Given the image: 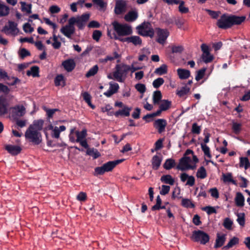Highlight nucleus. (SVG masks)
I'll return each mask as SVG.
<instances>
[{
    "label": "nucleus",
    "mask_w": 250,
    "mask_h": 250,
    "mask_svg": "<svg viewBox=\"0 0 250 250\" xmlns=\"http://www.w3.org/2000/svg\"><path fill=\"white\" fill-rule=\"evenodd\" d=\"M201 59L205 63H208L213 61L214 57L210 53H205L202 54Z\"/></svg>",
    "instance_id": "41"
},
{
    "label": "nucleus",
    "mask_w": 250,
    "mask_h": 250,
    "mask_svg": "<svg viewBox=\"0 0 250 250\" xmlns=\"http://www.w3.org/2000/svg\"><path fill=\"white\" fill-rule=\"evenodd\" d=\"M21 10L22 11L26 12L28 14H30L32 13V11H31L32 4H26V2L24 1L21 2Z\"/></svg>",
    "instance_id": "42"
},
{
    "label": "nucleus",
    "mask_w": 250,
    "mask_h": 250,
    "mask_svg": "<svg viewBox=\"0 0 250 250\" xmlns=\"http://www.w3.org/2000/svg\"><path fill=\"white\" fill-rule=\"evenodd\" d=\"M8 113V103L6 97L3 95L0 96V116H4Z\"/></svg>",
    "instance_id": "12"
},
{
    "label": "nucleus",
    "mask_w": 250,
    "mask_h": 250,
    "mask_svg": "<svg viewBox=\"0 0 250 250\" xmlns=\"http://www.w3.org/2000/svg\"><path fill=\"white\" fill-rule=\"evenodd\" d=\"M207 176V173L205 168L202 166L197 170L196 176L198 178L205 179Z\"/></svg>",
    "instance_id": "39"
},
{
    "label": "nucleus",
    "mask_w": 250,
    "mask_h": 250,
    "mask_svg": "<svg viewBox=\"0 0 250 250\" xmlns=\"http://www.w3.org/2000/svg\"><path fill=\"white\" fill-rule=\"evenodd\" d=\"M10 91V88L2 83H0V93L2 92L5 95H7Z\"/></svg>",
    "instance_id": "59"
},
{
    "label": "nucleus",
    "mask_w": 250,
    "mask_h": 250,
    "mask_svg": "<svg viewBox=\"0 0 250 250\" xmlns=\"http://www.w3.org/2000/svg\"><path fill=\"white\" fill-rule=\"evenodd\" d=\"M239 239L237 237H233L231 239L227 245L223 247V249L225 250H229V249L233 247L234 245L239 243Z\"/></svg>",
    "instance_id": "29"
},
{
    "label": "nucleus",
    "mask_w": 250,
    "mask_h": 250,
    "mask_svg": "<svg viewBox=\"0 0 250 250\" xmlns=\"http://www.w3.org/2000/svg\"><path fill=\"white\" fill-rule=\"evenodd\" d=\"M226 235L225 234H222V235H220L219 233L217 234L215 244L214 246L215 248H220L224 244L226 239Z\"/></svg>",
    "instance_id": "21"
},
{
    "label": "nucleus",
    "mask_w": 250,
    "mask_h": 250,
    "mask_svg": "<svg viewBox=\"0 0 250 250\" xmlns=\"http://www.w3.org/2000/svg\"><path fill=\"white\" fill-rule=\"evenodd\" d=\"M119 89V85L117 83H109V89L111 90L114 94L117 93Z\"/></svg>",
    "instance_id": "61"
},
{
    "label": "nucleus",
    "mask_w": 250,
    "mask_h": 250,
    "mask_svg": "<svg viewBox=\"0 0 250 250\" xmlns=\"http://www.w3.org/2000/svg\"><path fill=\"white\" fill-rule=\"evenodd\" d=\"M120 64H117L116 66V71L113 73V77L114 78L116 79L118 82H123L124 80L123 79L122 77L123 76L121 74V72H120V70L118 69L119 68Z\"/></svg>",
    "instance_id": "40"
},
{
    "label": "nucleus",
    "mask_w": 250,
    "mask_h": 250,
    "mask_svg": "<svg viewBox=\"0 0 250 250\" xmlns=\"http://www.w3.org/2000/svg\"><path fill=\"white\" fill-rule=\"evenodd\" d=\"M138 34L143 37L152 38L154 35V31L149 22H144L136 27Z\"/></svg>",
    "instance_id": "5"
},
{
    "label": "nucleus",
    "mask_w": 250,
    "mask_h": 250,
    "mask_svg": "<svg viewBox=\"0 0 250 250\" xmlns=\"http://www.w3.org/2000/svg\"><path fill=\"white\" fill-rule=\"evenodd\" d=\"M201 131V127L197 123H193L192 125L191 132L193 134H199Z\"/></svg>",
    "instance_id": "52"
},
{
    "label": "nucleus",
    "mask_w": 250,
    "mask_h": 250,
    "mask_svg": "<svg viewBox=\"0 0 250 250\" xmlns=\"http://www.w3.org/2000/svg\"><path fill=\"white\" fill-rule=\"evenodd\" d=\"M176 165L175 161L172 159H167L163 165L164 168L166 170H169L175 167Z\"/></svg>",
    "instance_id": "28"
},
{
    "label": "nucleus",
    "mask_w": 250,
    "mask_h": 250,
    "mask_svg": "<svg viewBox=\"0 0 250 250\" xmlns=\"http://www.w3.org/2000/svg\"><path fill=\"white\" fill-rule=\"evenodd\" d=\"M242 125L241 123L232 121L231 129L233 132L236 135L239 134L242 131Z\"/></svg>",
    "instance_id": "30"
},
{
    "label": "nucleus",
    "mask_w": 250,
    "mask_h": 250,
    "mask_svg": "<svg viewBox=\"0 0 250 250\" xmlns=\"http://www.w3.org/2000/svg\"><path fill=\"white\" fill-rule=\"evenodd\" d=\"M209 192L211 194V196L215 199H217L219 197V192L216 188H210Z\"/></svg>",
    "instance_id": "64"
},
{
    "label": "nucleus",
    "mask_w": 250,
    "mask_h": 250,
    "mask_svg": "<svg viewBox=\"0 0 250 250\" xmlns=\"http://www.w3.org/2000/svg\"><path fill=\"white\" fill-rule=\"evenodd\" d=\"M26 113L25 108L22 105H18L12 107V116L14 119L22 117Z\"/></svg>",
    "instance_id": "10"
},
{
    "label": "nucleus",
    "mask_w": 250,
    "mask_h": 250,
    "mask_svg": "<svg viewBox=\"0 0 250 250\" xmlns=\"http://www.w3.org/2000/svg\"><path fill=\"white\" fill-rule=\"evenodd\" d=\"M23 30L25 33H32L34 31V28L29 23H25L23 25Z\"/></svg>",
    "instance_id": "62"
},
{
    "label": "nucleus",
    "mask_w": 250,
    "mask_h": 250,
    "mask_svg": "<svg viewBox=\"0 0 250 250\" xmlns=\"http://www.w3.org/2000/svg\"><path fill=\"white\" fill-rule=\"evenodd\" d=\"M167 124V121L166 119H158L154 121L153 127L157 129L159 134H161L165 131Z\"/></svg>",
    "instance_id": "9"
},
{
    "label": "nucleus",
    "mask_w": 250,
    "mask_h": 250,
    "mask_svg": "<svg viewBox=\"0 0 250 250\" xmlns=\"http://www.w3.org/2000/svg\"><path fill=\"white\" fill-rule=\"evenodd\" d=\"M124 161V159H120L108 161L101 167H96L95 168V172L97 175H103L106 172L112 171L117 165L121 163Z\"/></svg>",
    "instance_id": "4"
},
{
    "label": "nucleus",
    "mask_w": 250,
    "mask_h": 250,
    "mask_svg": "<svg viewBox=\"0 0 250 250\" xmlns=\"http://www.w3.org/2000/svg\"><path fill=\"white\" fill-rule=\"evenodd\" d=\"M165 81L162 78H158L154 80L152 83L153 86L155 88H158L164 84Z\"/></svg>",
    "instance_id": "48"
},
{
    "label": "nucleus",
    "mask_w": 250,
    "mask_h": 250,
    "mask_svg": "<svg viewBox=\"0 0 250 250\" xmlns=\"http://www.w3.org/2000/svg\"><path fill=\"white\" fill-rule=\"evenodd\" d=\"M162 98V93L160 91L157 90L153 94V102L154 104H158Z\"/></svg>",
    "instance_id": "38"
},
{
    "label": "nucleus",
    "mask_w": 250,
    "mask_h": 250,
    "mask_svg": "<svg viewBox=\"0 0 250 250\" xmlns=\"http://www.w3.org/2000/svg\"><path fill=\"white\" fill-rule=\"evenodd\" d=\"M102 35V33L101 31L96 30H94L92 34V38L95 41L98 42Z\"/></svg>",
    "instance_id": "57"
},
{
    "label": "nucleus",
    "mask_w": 250,
    "mask_h": 250,
    "mask_svg": "<svg viewBox=\"0 0 250 250\" xmlns=\"http://www.w3.org/2000/svg\"><path fill=\"white\" fill-rule=\"evenodd\" d=\"M233 222L229 218H226L224 219L223 222V226L227 229L230 230L232 228Z\"/></svg>",
    "instance_id": "51"
},
{
    "label": "nucleus",
    "mask_w": 250,
    "mask_h": 250,
    "mask_svg": "<svg viewBox=\"0 0 250 250\" xmlns=\"http://www.w3.org/2000/svg\"><path fill=\"white\" fill-rule=\"evenodd\" d=\"M86 154L92 156L93 159H96L101 156L100 153L98 150L94 148H88L86 150Z\"/></svg>",
    "instance_id": "33"
},
{
    "label": "nucleus",
    "mask_w": 250,
    "mask_h": 250,
    "mask_svg": "<svg viewBox=\"0 0 250 250\" xmlns=\"http://www.w3.org/2000/svg\"><path fill=\"white\" fill-rule=\"evenodd\" d=\"M222 180L224 183H231L234 185H236L237 183L236 181L233 179L232 174L230 172L222 174Z\"/></svg>",
    "instance_id": "23"
},
{
    "label": "nucleus",
    "mask_w": 250,
    "mask_h": 250,
    "mask_svg": "<svg viewBox=\"0 0 250 250\" xmlns=\"http://www.w3.org/2000/svg\"><path fill=\"white\" fill-rule=\"evenodd\" d=\"M239 167H244L245 169H247L250 167V163L247 157L240 158Z\"/></svg>",
    "instance_id": "35"
},
{
    "label": "nucleus",
    "mask_w": 250,
    "mask_h": 250,
    "mask_svg": "<svg viewBox=\"0 0 250 250\" xmlns=\"http://www.w3.org/2000/svg\"><path fill=\"white\" fill-rule=\"evenodd\" d=\"M39 67L38 66H33L30 68V70L26 72L27 76L32 75L33 77H39Z\"/></svg>",
    "instance_id": "31"
},
{
    "label": "nucleus",
    "mask_w": 250,
    "mask_h": 250,
    "mask_svg": "<svg viewBox=\"0 0 250 250\" xmlns=\"http://www.w3.org/2000/svg\"><path fill=\"white\" fill-rule=\"evenodd\" d=\"M190 88L185 85L182 87L180 90H177L176 94L180 98H182L188 94Z\"/></svg>",
    "instance_id": "36"
},
{
    "label": "nucleus",
    "mask_w": 250,
    "mask_h": 250,
    "mask_svg": "<svg viewBox=\"0 0 250 250\" xmlns=\"http://www.w3.org/2000/svg\"><path fill=\"white\" fill-rule=\"evenodd\" d=\"M19 53L20 57L22 59L25 57L30 55V52L25 48H21L20 49Z\"/></svg>",
    "instance_id": "58"
},
{
    "label": "nucleus",
    "mask_w": 250,
    "mask_h": 250,
    "mask_svg": "<svg viewBox=\"0 0 250 250\" xmlns=\"http://www.w3.org/2000/svg\"><path fill=\"white\" fill-rule=\"evenodd\" d=\"M190 238L194 242H199L202 245H206L210 239L208 233L201 230H194Z\"/></svg>",
    "instance_id": "6"
},
{
    "label": "nucleus",
    "mask_w": 250,
    "mask_h": 250,
    "mask_svg": "<svg viewBox=\"0 0 250 250\" xmlns=\"http://www.w3.org/2000/svg\"><path fill=\"white\" fill-rule=\"evenodd\" d=\"M44 110L46 112L48 119H50L53 117V115L55 112L59 111L58 109H48L46 107H43Z\"/></svg>",
    "instance_id": "49"
},
{
    "label": "nucleus",
    "mask_w": 250,
    "mask_h": 250,
    "mask_svg": "<svg viewBox=\"0 0 250 250\" xmlns=\"http://www.w3.org/2000/svg\"><path fill=\"white\" fill-rule=\"evenodd\" d=\"M201 148L203 151L205 155L210 158L211 157V154L210 153V149L209 147L206 145V144H201Z\"/></svg>",
    "instance_id": "50"
},
{
    "label": "nucleus",
    "mask_w": 250,
    "mask_h": 250,
    "mask_svg": "<svg viewBox=\"0 0 250 250\" xmlns=\"http://www.w3.org/2000/svg\"><path fill=\"white\" fill-rule=\"evenodd\" d=\"M206 70H207V68L206 67H203L202 69H201L197 71V74L195 76V80L197 81H200L201 79H202L204 77V76L205 74Z\"/></svg>",
    "instance_id": "47"
},
{
    "label": "nucleus",
    "mask_w": 250,
    "mask_h": 250,
    "mask_svg": "<svg viewBox=\"0 0 250 250\" xmlns=\"http://www.w3.org/2000/svg\"><path fill=\"white\" fill-rule=\"evenodd\" d=\"M162 161V157L155 155L151 159L152 167L154 170H157L159 168Z\"/></svg>",
    "instance_id": "18"
},
{
    "label": "nucleus",
    "mask_w": 250,
    "mask_h": 250,
    "mask_svg": "<svg viewBox=\"0 0 250 250\" xmlns=\"http://www.w3.org/2000/svg\"><path fill=\"white\" fill-rule=\"evenodd\" d=\"M25 137L29 142L36 145H39L42 141V136L40 132L34 129L29 126L25 132Z\"/></svg>",
    "instance_id": "2"
},
{
    "label": "nucleus",
    "mask_w": 250,
    "mask_h": 250,
    "mask_svg": "<svg viewBox=\"0 0 250 250\" xmlns=\"http://www.w3.org/2000/svg\"><path fill=\"white\" fill-rule=\"evenodd\" d=\"M245 199L241 192H237L235 198V204L237 207H242L244 205Z\"/></svg>",
    "instance_id": "25"
},
{
    "label": "nucleus",
    "mask_w": 250,
    "mask_h": 250,
    "mask_svg": "<svg viewBox=\"0 0 250 250\" xmlns=\"http://www.w3.org/2000/svg\"><path fill=\"white\" fill-rule=\"evenodd\" d=\"M54 83L56 86H61L62 87H64L65 85L64 76L62 74L57 75L55 78Z\"/></svg>",
    "instance_id": "26"
},
{
    "label": "nucleus",
    "mask_w": 250,
    "mask_h": 250,
    "mask_svg": "<svg viewBox=\"0 0 250 250\" xmlns=\"http://www.w3.org/2000/svg\"><path fill=\"white\" fill-rule=\"evenodd\" d=\"M177 71L179 78L181 80L188 79L190 75V71L187 69L178 68Z\"/></svg>",
    "instance_id": "22"
},
{
    "label": "nucleus",
    "mask_w": 250,
    "mask_h": 250,
    "mask_svg": "<svg viewBox=\"0 0 250 250\" xmlns=\"http://www.w3.org/2000/svg\"><path fill=\"white\" fill-rule=\"evenodd\" d=\"M131 110V108L128 107L126 106H124L122 109H119L113 113L116 117H128L130 115V111Z\"/></svg>",
    "instance_id": "16"
},
{
    "label": "nucleus",
    "mask_w": 250,
    "mask_h": 250,
    "mask_svg": "<svg viewBox=\"0 0 250 250\" xmlns=\"http://www.w3.org/2000/svg\"><path fill=\"white\" fill-rule=\"evenodd\" d=\"M135 88L140 93L144 94L146 91V87L144 84L137 83L135 86Z\"/></svg>",
    "instance_id": "55"
},
{
    "label": "nucleus",
    "mask_w": 250,
    "mask_h": 250,
    "mask_svg": "<svg viewBox=\"0 0 250 250\" xmlns=\"http://www.w3.org/2000/svg\"><path fill=\"white\" fill-rule=\"evenodd\" d=\"M167 66L166 64H163L159 67L157 68L154 71V73L159 75H163L167 74Z\"/></svg>",
    "instance_id": "34"
},
{
    "label": "nucleus",
    "mask_w": 250,
    "mask_h": 250,
    "mask_svg": "<svg viewBox=\"0 0 250 250\" xmlns=\"http://www.w3.org/2000/svg\"><path fill=\"white\" fill-rule=\"evenodd\" d=\"M9 26L5 25L1 30V32L5 33L6 34H8V31L10 30L11 32L13 33L18 30L17 27V24L12 21H9L8 22Z\"/></svg>",
    "instance_id": "19"
},
{
    "label": "nucleus",
    "mask_w": 250,
    "mask_h": 250,
    "mask_svg": "<svg viewBox=\"0 0 250 250\" xmlns=\"http://www.w3.org/2000/svg\"><path fill=\"white\" fill-rule=\"evenodd\" d=\"M92 2L94 4L98 5L101 9L106 6V3L104 0H92Z\"/></svg>",
    "instance_id": "60"
},
{
    "label": "nucleus",
    "mask_w": 250,
    "mask_h": 250,
    "mask_svg": "<svg viewBox=\"0 0 250 250\" xmlns=\"http://www.w3.org/2000/svg\"><path fill=\"white\" fill-rule=\"evenodd\" d=\"M161 181L165 184L173 185L174 184V179L169 174L164 175L161 177Z\"/></svg>",
    "instance_id": "27"
},
{
    "label": "nucleus",
    "mask_w": 250,
    "mask_h": 250,
    "mask_svg": "<svg viewBox=\"0 0 250 250\" xmlns=\"http://www.w3.org/2000/svg\"><path fill=\"white\" fill-rule=\"evenodd\" d=\"M202 209L206 211L208 215H210L211 214L216 213V210L215 208L214 207L211 206H207L204 207L202 208Z\"/></svg>",
    "instance_id": "53"
},
{
    "label": "nucleus",
    "mask_w": 250,
    "mask_h": 250,
    "mask_svg": "<svg viewBox=\"0 0 250 250\" xmlns=\"http://www.w3.org/2000/svg\"><path fill=\"white\" fill-rule=\"evenodd\" d=\"M44 124V121L42 119H39L37 120H34L33 121V124L30 125L29 126H32V128L34 129H37L38 131L42 130L43 128V126Z\"/></svg>",
    "instance_id": "24"
},
{
    "label": "nucleus",
    "mask_w": 250,
    "mask_h": 250,
    "mask_svg": "<svg viewBox=\"0 0 250 250\" xmlns=\"http://www.w3.org/2000/svg\"><path fill=\"white\" fill-rule=\"evenodd\" d=\"M118 69L120 70L121 74L123 76L124 75H125L126 74L130 71V66L126 64H122V65L120 64Z\"/></svg>",
    "instance_id": "46"
},
{
    "label": "nucleus",
    "mask_w": 250,
    "mask_h": 250,
    "mask_svg": "<svg viewBox=\"0 0 250 250\" xmlns=\"http://www.w3.org/2000/svg\"><path fill=\"white\" fill-rule=\"evenodd\" d=\"M171 104V102L168 100H164L162 101V103L160 105L159 108L161 110L166 111L168 109Z\"/></svg>",
    "instance_id": "44"
},
{
    "label": "nucleus",
    "mask_w": 250,
    "mask_h": 250,
    "mask_svg": "<svg viewBox=\"0 0 250 250\" xmlns=\"http://www.w3.org/2000/svg\"><path fill=\"white\" fill-rule=\"evenodd\" d=\"M138 17V14L136 11H129L124 17L125 21L127 22H133L135 21Z\"/></svg>",
    "instance_id": "20"
},
{
    "label": "nucleus",
    "mask_w": 250,
    "mask_h": 250,
    "mask_svg": "<svg viewBox=\"0 0 250 250\" xmlns=\"http://www.w3.org/2000/svg\"><path fill=\"white\" fill-rule=\"evenodd\" d=\"M114 30L119 36H125L131 35L132 30L130 26L127 24H122L116 21L112 22Z\"/></svg>",
    "instance_id": "3"
},
{
    "label": "nucleus",
    "mask_w": 250,
    "mask_h": 250,
    "mask_svg": "<svg viewBox=\"0 0 250 250\" xmlns=\"http://www.w3.org/2000/svg\"><path fill=\"white\" fill-rule=\"evenodd\" d=\"M75 133L77 136L76 142L84 140L87 135V131L85 129H83L81 131H76Z\"/></svg>",
    "instance_id": "32"
},
{
    "label": "nucleus",
    "mask_w": 250,
    "mask_h": 250,
    "mask_svg": "<svg viewBox=\"0 0 250 250\" xmlns=\"http://www.w3.org/2000/svg\"><path fill=\"white\" fill-rule=\"evenodd\" d=\"M5 149L11 155L16 156L19 154L21 151V148L15 145H8L5 146Z\"/></svg>",
    "instance_id": "15"
},
{
    "label": "nucleus",
    "mask_w": 250,
    "mask_h": 250,
    "mask_svg": "<svg viewBox=\"0 0 250 250\" xmlns=\"http://www.w3.org/2000/svg\"><path fill=\"white\" fill-rule=\"evenodd\" d=\"M98 69L99 68L97 65H94L87 71L85 74V77L86 78H89L94 76L98 72Z\"/></svg>",
    "instance_id": "45"
},
{
    "label": "nucleus",
    "mask_w": 250,
    "mask_h": 250,
    "mask_svg": "<svg viewBox=\"0 0 250 250\" xmlns=\"http://www.w3.org/2000/svg\"><path fill=\"white\" fill-rule=\"evenodd\" d=\"M237 221L239 224L241 226H244L245 223V214L242 213L241 214H238V218Z\"/></svg>",
    "instance_id": "63"
},
{
    "label": "nucleus",
    "mask_w": 250,
    "mask_h": 250,
    "mask_svg": "<svg viewBox=\"0 0 250 250\" xmlns=\"http://www.w3.org/2000/svg\"><path fill=\"white\" fill-rule=\"evenodd\" d=\"M246 17L238 16L234 15H229L228 14H223L217 20V26L221 29H227L230 28L233 25H240L244 22Z\"/></svg>",
    "instance_id": "1"
},
{
    "label": "nucleus",
    "mask_w": 250,
    "mask_h": 250,
    "mask_svg": "<svg viewBox=\"0 0 250 250\" xmlns=\"http://www.w3.org/2000/svg\"><path fill=\"white\" fill-rule=\"evenodd\" d=\"M62 65L67 72L72 71L76 66V63L73 59H68L63 61Z\"/></svg>",
    "instance_id": "17"
},
{
    "label": "nucleus",
    "mask_w": 250,
    "mask_h": 250,
    "mask_svg": "<svg viewBox=\"0 0 250 250\" xmlns=\"http://www.w3.org/2000/svg\"><path fill=\"white\" fill-rule=\"evenodd\" d=\"M157 34L158 38L156 41L159 43L163 45L168 37L169 33L167 29H162L158 28L157 29Z\"/></svg>",
    "instance_id": "8"
},
{
    "label": "nucleus",
    "mask_w": 250,
    "mask_h": 250,
    "mask_svg": "<svg viewBox=\"0 0 250 250\" xmlns=\"http://www.w3.org/2000/svg\"><path fill=\"white\" fill-rule=\"evenodd\" d=\"M126 2L124 0H118L116 1L114 12L116 15H120L125 11Z\"/></svg>",
    "instance_id": "11"
},
{
    "label": "nucleus",
    "mask_w": 250,
    "mask_h": 250,
    "mask_svg": "<svg viewBox=\"0 0 250 250\" xmlns=\"http://www.w3.org/2000/svg\"><path fill=\"white\" fill-rule=\"evenodd\" d=\"M181 205L183 207L186 208H194L195 207L194 204L188 199L183 198L182 200Z\"/></svg>",
    "instance_id": "43"
},
{
    "label": "nucleus",
    "mask_w": 250,
    "mask_h": 250,
    "mask_svg": "<svg viewBox=\"0 0 250 250\" xmlns=\"http://www.w3.org/2000/svg\"><path fill=\"white\" fill-rule=\"evenodd\" d=\"M190 161L191 159L189 157L184 156L180 159L179 164L177 166L176 168L182 171L187 170V168Z\"/></svg>",
    "instance_id": "13"
},
{
    "label": "nucleus",
    "mask_w": 250,
    "mask_h": 250,
    "mask_svg": "<svg viewBox=\"0 0 250 250\" xmlns=\"http://www.w3.org/2000/svg\"><path fill=\"white\" fill-rule=\"evenodd\" d=\"M184 3L185 2L184 1H180L179 10L181 13L186 14L188 12L189 10L188 7L184 6Z\"/></svg>",
    "instance_id": "56"
},
{
    "label": "nucleus",
    "mask_w": 250,
    "mask_h": 250,
    "mask_svg": "<svg viewBox=\"0 0 250 250\" xmlns=\"http://www.w3.org/2000/svg\"><path fill=\"white\" fill-rule=\"evenodd\" d=\"M205 10L214 19H217L220 13L219 11H212L208 9H205Z\"/></svg>",
    "instance_id": "54"
},
{
    "label": "nucleus",
    "mask_w": 250,
    "mask_h": 250,
    "mask_svg": "<svg viewBox=\"0 0 250 250\" xmlns=\"http://www.w3.org/2000/svg\"><path fill=\"white\" fill-rule=\"evenodd\" d=\"M9 11V8L7 6L0 2V17L8 15Z\"/></svg>",
    "instance_id": "37"
},
{
    "label": "nucleus",
    "mask_w": 250,
    "mask_h": 250,
    "mask_svg": "<svg viewBox=\"0 0 250 250\" xmlns=\"http://www.w3.org/2000/svg\"><path fill=\"white\" fill-rule=\"evenodd\" d=\"M60 31L67 38L71 39L75 32V27H70L66 25L61 28Z\"/></svg>",
    "instance_id": "14"
},
{
    "label": "nucleus",
    "mask_w": 250,
    "mask_h": 250,
    "mask_svg": "<svg viewBox=\"0 0 250 250\" xmlns=\"http://www.w3.org/2000/svg\"><path fill=\"white\" fill-rule=\"evenodd\" d=\"M114 39L119 40L122 42H127L128 43H132L134 45H141L142 43L141 38L138 36H132L125 38H118L115 35Z\"/></svg>",
    "instance_id": "7"
}]
</instances>
